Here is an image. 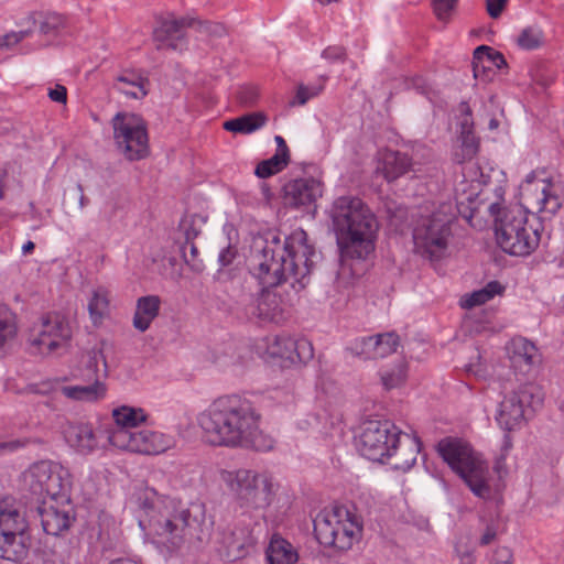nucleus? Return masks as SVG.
Here are the masks:
<instances>
[{"label": "nucleus", "instance_id": "0e129e2a", "mask_svg": "<svg viewBox=\"0 0 564 564\" xmlns=\"http://www.w3.org/2000/svg\"><path fill=\"white\" fill-rule=\"evenodd\" d=\"M35 245L33 241L29 240L22 246V253L24 256L30 254L34 251Z\"/></svg>", "mask_w": 564, "mask_h": 564}, {"label": "nucleus", "instance_id": "b1692460", "mask_svg": "<svg viewBox=\"0 0 564 564\" xmlns=\"http://www.w3.org/2000/svg\"><path fill=\"white\" fill-rule=\"evenodd\" d=\"M511 368L516 373L528 375L541 361L538 347L524 337H514L506 346Z\"/></svg>", "mask_w": 564, "mask_h": 564}, {"label": "nucleus", "instance_id": "a878e982", "mask_svg": "<svg viewBox=\"0 0 564 564\" xmlns=\"http://www.w3.org/2000/svg\"><path fill=\"white\" fill-rule=\"evenodd\" d=\"M285 204L300 207L314 203L322 196V183L312 177L296 178L284 185Z\"/></svg>", "mask_w": 564, "mask_h": 564}, {"label": "nucleus", "instance_id": "72a5a7b5", "mask_svg": "<svg viewBox=\"0 0 564 564\" xmlns=\"http://www.w3.org/2000/svg\"><path fill=\"white\" fill-rule=\"evenodd\" d=\"M406 378L408 362L404 359H399L393 365L386 366L380 370L381 383L387 390L401 387Z\"/></svg>", "mask_w": 564, "mask_h": 564}, {"label": "nucleus", "instance_id": "1a4fd4ad", "mask_svg": "<svg viewBox=\"0 0 564 564\" xmlns=\"http://www.w3.org/2000/svg\"><path fill=\"white\" fill-rule=\"evenodd\" d=\"M364 532L362 517L352 508L333 506L325 508L314 519L317 541L337 551H348L359 543Z\"/></svg>", "mask_w": 564, "mask_h": 564}, {"label": "nucleus", "instance_id": "5fc2aeb1", "mask_svg": "<svg viewBox=\"0 0 564 564\" xmlns=\"http://www.w3.org/2000/svg\"><path fill=\"white\" fill-rule=\"evenodd\" d=\"M237 248L232 245H228L221 249L218 256V262L221 267L230 265L237 257Z\"/></svg>", "mask_w": 564, "mask_h": 564}, {"label": "nucleus", "instance_id": "de8ad7c7", "mask_svg": "<svg viewBox=\"0 0 564 564\" xmlns=\"http://www.w3.org/2000/svg\"><path fill=\"white\" fill-rule=\"evenodd\" d=\"M64 25L63 17L58 14H48L41 22L40 31L45 35L55 34Z\"/></svg>", "mask_w": 564, "mask_h": 564}, {"label": "nucleus", "instance_id": "bf43d9fd", "mask_svg": "<svg viewBox=\"0 0 564 564\" xmlns=\"http://www.w3.org/2000/svg\"><path fill=\"white\" fill-rule=\"evenodd\" d=\"M26 444V441L25 440H15V441H11V442H4V443H0V449H4V448H8L10 451H14L19 447H23L25 446Z\"/></svg>", "mask_w": 564, "mask_h": 564}, {"label": "nucleus", "instance_id": "7c9ffc66", "mask_svg": "<svg viewBox=\"0 0 564 564\" xmlns=\"http://www.w3.org/2000/svg\"><path fill=\"white\" fill-rule=\"evenodd\" d=\"M161 307V299L158 295H145L138 299L133 315V326L139 332L150 328L158 317Z\"/></svg>", "mask_w": 564, "mask_h": 564}, {"label": "nucleus", "instance_id": "423d86ee", "mask_svg": "<svg viewBox=\"0 0 564 564\" xmlns=\"http://www.w3.org/2000/svg\"><path fill=\"white\" fill-rule=\"evenodd\" d=\"M337 246L343 259H367L376 248L379 224L358 197H338L332 208Z\"/></svg>", "mask_w": 564, "mask_h": 564}, {"label": "nucleus", "instance_id": "f3484780", "mask_svg": "<svg viewBox=\"0 0 564 564\" xmlns=\"http://www.w3.org/2000/svg\"><path fill=\"white\" fill-rule=\"evenodd\" d=\"M543 393L533 383L520 384L517 389L505 393L496 412L497 424L506 432H511L521 426L529 409L541 405Z\"/></svg>", "mask_w": 564, "mask_h": 564}, {"label": "nucleus", "instance_id": "a19ab883", "mask_svg": "<svg viewBox=\"0 0 564 564\" xmlns=\"http://www.w3.org/2000/svg\"><path fill=\"white\" fill-rule=\"evenodd\" d=\"M481 58H485L488 66L491 68L496 67L500 69L507 66L505 56L500 52L487 45H480L475 48V59L480 61Z\"/></svg>", "mask_w": 564, "mask_h": 564}, {"label": "nucleus", "instance_id": "ddd939ff", "mask_svg": "<svg viewBox=\"0 0 564 564\" xmlns=\"http://www.w3.org/2000/svg\"><path fill=\"white\" fill-rule=\"evenodd\" d=\"M290 304L275 291L261 288L257 294L243 295L236 307L237 316L261 326L281 325L290 317Z\"/></svg>", "mask_w": 564, "mask_h": 564}, {"label": "nucleus", "instance_id": "cd10ccee", "mask_svg": "<svg viewBox=\"0 0 564 564\" xmlns=\"http://www.w3.org/2000/svg\"><path fill=\"white\" fill-rule=\"evenodd\" d=\"M411 166V159L403 153L391 150H380L378 152L377 171L388 181H394L404 175Z\"/></svg>", "mask_w": 564, "mask_h": 564}, {"label": "nucleus", "instance_id": "864d4df0", "mask_svg": "<svg viewBox=\"0 0 564 564\" xmlns=\"http://www.w3.org/2000/svg\"><path fill=\"white\" fill-rule=\"evenodd\" d=\"M490 564H512V553L511 550L502 546L495 550Z\"/></svg>", "mask_w": 564, "mask_h": 564}, {"label": "nucleus", "instance_id": "13d9d810", "mask_svg": "<svg viewBox=\"0 0 564 564\" xmlns=\"http://www.w3.org/2000/svg\"><path fill=\"white\" fill-rule=\"evenodd\" d=\"M345 56V50L341 46H328L323 51V57L326 59L335 61L341 59Z\"/></svg>", "mask_w": 564, "mask_h": 564}, {"label": "nucleus", "instance_id": "052dcab7", "mask_svg": "<svg viewBox=\"0 0 564 564\" xmlns=\"http://www.w3.org/2000/svg\"><path fill=\"white\" fill-rule=\"evenodd\" d=\"M274 140H275L276 145H278L275 153H280L281 151H283V153L285 155H290L289 148H288L284 139L281 135H275Z\"/></svg>", "mask_w": 564, "mask_h": 564}, {"label": "nucleus", "instance_id": "4468645a", "mask_svg": "<svg viewBox=\"0 0 564 564\" xmlns=\"http://www.w3.org/2000/svg\"><path fill=\"white\" fill-rule=\"evenodd\" d=\"M113 140L128 161H141L150 155L147 121L139 115L121 111L112 118Z\"/></svg>", "mask_w": 564, "mask_h": 564}, {"label": "nucleus", "instance_id": "0eeeda50", "mask_svg": "<svg viewBox=\"0 0 564 564\" xmlns=\"http://www.w3.org/2000/svg\"><path fill=\"white\" fill-rule=\"evenodd\" d=\"M356 447L369 460L386 463L394 457V468L405 471L415 464L421 442L390 421H368L361 426Z\"/></svg>", "mask_w": 564, "mask_h": 564}, {"label": "nucleus", "instance_id": "f03ea898", "mask_svg": "<svg viewBox=\"0 0 564 564\" xmlns=\"http://www.w3.org/2000/svg\"><path fill=\"white\" fill-rule=\"evenodd\" d=\"M202 437L210 446L269 452L274 438L261 429V414L239 394L215 399L196 417Z\"/></svg>", "mask_w": 564, "mask_h": 564}, {"label": "nucleus", "instance_id": "393cba45", "mask_svg": "<svg viewBox=\"0 0 564 564\" xmlns=\"http://www.w3.org/2000/svg\"><path fill=\"white\" fill-rule=\"evenodd\" d=\"M459 135L455 150V160L458 163L473 160L479 151V139L474 133V120L470 108H463L458 116Z\"/></svg>", "mask_w": 564, "mask_h": 564}, {"label": "nucleus", "instance_id": "412c9836", "mask_svg": "<svg viewBox=\"0 0 564 564\" xmlns=\"http://www.w3.org/2000/svg\"><path fill=\"white\" fill-rule=\"evenodd\" d=\"M29 391L36 394L61 392L70 400L96 402L105 399L107 386L98 379L89 386H63L58 379H47L30 384Z\"/></svg>", "mask_w": 564, "mask_h": 564}, {"label": "nucleus", "instance_id": "39448f33", "mask_svg": "<svg viewBox=\"0 0 564 564\" xmlns=\"http://www.w3.org/2000/svg\"><path fill=\"white\" fill-rule=\"evenodd\" d=\"M138 522L147 539L171 553L183 545L192 524L199 519L192 518L191 509L181 500L147 490L140 498Z\"/></svg>", "mask_w": 564, "mask_h": 564}, {"label": "nucleus", "instance_id": "680f3d73", "mask_svg": "<svg viewBox=\"0 0 564 564\" xmlns=\"http://www.w3.org/2000/svg\"><path fill=\"white\" fill-rule=\"evenodd\" d=\"M511 447H512L511 436L508 433H506L503 435L502 446H501L502 457L511 449Z\"/></svg>", "mask_w": 564, "mask_h": 564}, {"label": "nucleus", "instance_id": "f704fd0d", "mask_svg": "<svg viewBox=\"0 0 564 564\" xmlns=\"http://www.w3.org/2000/svg\"><path fill=\"white\" fill-rule=\"evenodd\" d=\"M265 123V117L262 113H250L228 120L224 123V129L235 133L248 134L257 131Z\"/></svg>", "mask_w": 564, "mask_h": 564}, {"label": "nucleus", "instance_id": "79ce46f5", "mask_svg": "<svg viewBox=\"0 0 564 564\" xmlns=\"http://www.w3.org/2000/svg\"><path fill=\"white\" fill-rule=\"evenodd\" d=\"M87 367L96 375L101 371L104 376H107L108 365L104 354V343L100 346H95L89 351Z\"/></svg>", "mask_w": 564, "mask_h": 564}, {"label": "nucleus", "instance_id": "e433bc0d", "mask_svg": "<svg viewBox=\"0 0 564 564\" xmlns=\"http://www.w3.org/2000/svg\"><path fill=\"white\" fill-rule=\"evenodd\" d=\"M289 161L290 155H285L283 151L274 153L271 158L258 163L254 173L260 178L270 177L286 167Z\"/></svg>", "mask_w": 564, "mask_h": 564}, {"label": "nucleus", "instance_id": "f8f14e48", "mask_svg": "<svg viewBox=\"0 0 564 564\" xmlns=\"http://www.w3.org/2000/svg\"><path fill=\"white\" fill-rule=\"evenodd\" d=\"M73 339L69 319L61 313H47L30 332V347L39 355H62L68 350Z\"/></svg>", "mask_w": 564, "mask_h": 564}, {"label": "nucleus", "instance_id": "4d7b16f0", "mask_svg": "<svg viewBox=\"0 0 564 564\" xmlns=\"http://www.w3.org/2000/svg\"><path fill=\"white\" fill-rule=\"evenodd\" d=\"M498 533V523L494 520H491L489 523L486 524L485 532L482 533L480 538V544L487 545L491 543Z\"/></svg>", "mask_w": 564, "mask_h": 564}, {"label": "nucleus", "instance_id": "69168bd1", "mask_svg": "<svg viewBox=\"0 0 564 564\" xmlns=\"http://www.w3.org/2000/svg\"><path fill=\"white\" fill-rule=\"evenodd\" d=\"M462 564H475L473 554L469 552L462 554Z\"/></svg>", "mask_w": 564, "mask_h": 564}, {"label": "nucleus", "instance_id": "bb28decb", "mask_svg": "<svg viewBox=\"0 0 564 564\" xmlns=\"http://www.w3.org/2000/svg\"><path fill=\"white\" fill-rule=\"evenodd\" d=\"M63 435L66 443L79 454L87 455L98 448V436L89 423H67Z\"/></svg>", "mask_w": 564, "mask_h": 564}, {"label": "nucleus", "instance_id": "c85d7f7f", "mask_svg": "<svg viewBox=\"0 0 564 564\" xmlns=\"http://www.w3.org/2000/svg\"><path fill=\"white\" fill-rule=\"evenodd\" d=\"M113 89L128 99L140 100L149 94L150 82L133 70H124L117 77Z\"/></svg>", "mask_w": 564, "mask_h": 564}, {"label": "nucleus", "instance_id": "aec40b11", "mask_svg": "<svg viewBox=\"0 0 564 564\" xmlns=\"http://www.w3.org/2000/svg\"><path fill=\"white\" fill-rule=\"evenodd\" d=\"M256 525L238 522L218 528L213 535L215 549L230 561L245 557L257 543Z\"/></svg>", "mask_w": 564, "mask_h": 564}, {"label": "nucleus", "instance_id": "9d476101", "mask_svg": "<svg viewBox=\"0 0 564 564\" xmlns=\"http://www.w3.org/2000/svg\"><path fill=\"white\" fill-rule=\"evenodd\" d=\"M221 481L247 510H261L271 505L278 484L269 471L253 469L221 470Z\"/></svg>", "mask_w": 564, "mask_h": 564}, {"label": "nucleus", "instance_id": "a211bd4d", "mask_svg": "<svg viewBox=\"0 0 564 564\" xmlns=\"http://www.w3.org/2000/svg\"><path fill=\"white\" fill-rule=\"evenodd\" d=\"M188 28H197L200 33L220 36L225 33L223 25L210 22H196L194 19H161L153 30V40L158 50L183 52L187 48Z\"/></svg>", "mask_w": 564, "mask_h": 564}, {"label": "nucleus", "instance_id": "7ed1b4c3", "mask_svg": "<svg viewBox=\"0 0 564 564\" xmlns=\"http://www.w3.org/2000/svg\"><path fill=\"white\" fill-rule=\"evenodd\" d=\"M314 248L307 243L306 232L302 229L294 230L281 245L274 239L250 260L249 271L261 288L273 289L291 281L304 285L303 280L310 274L314 256Z\"/></svg>", "mask_w": 564, "mask_h": 564}, {"label": "nucleus", "instance_id": "c03bdc74", "mask_svg": "<svg viewBox=\"0 0 564 564\" xmlns=\"http://www.w3.org/2000/svg\"><path fill=\"white\" fill-rule=\"evenodd\" d=\"M237 99L241 105L257 104L263 101L258 93L257 87L246 85L240 87L237 93Z\"/></svg>", "mask_w": 564, "mask_h": 564}, {"label": "nucleus", "instance_id": "c9c22d12", "mask_svg": "<svg viewBox=\"0 0 564 564\" xmlns=\"http://www.w3.org/2000/svg\"><path fill=\"white\" fill-rule=\"evenodd\" d=\"M18 335L15 315L6 306H0V349L11 345Z\"/></svg>", "mask_w": 564, "mask_h": 564}, {"label": "nucleus", "instance_id": "603ef678", "mask_svg": "<svg viewBox=\"0 0 564 564\" xmlns=\"http://www.w3.org/2000/svg\"><path fill=\"white\" fill-rule=\"evenodd\" d=\"M47 96L51 101L65 105L67 102V89L65 86L56 84L47 88Z\"/></svg>", "mask_w": 564, "mask_h": 564}, {"label": "nucleus", "instance_id": "20e7f679", "mask_svg": "<svg viewBox=\"0 0 564 564\" xmlns=\"http://www.w3.org/2000/svg\"><path fill=\"white\" fill-rule=\"evenodd\" d=\"M478 195L476 178L463 180L455 187V202L437 198L426 202L413 227L414 251L423 258L438 260L445 256L453 236V223L459 206L473 203Z\"/></svg>", "mask_w": 564, "mask_h": 564}, {"label": "nucleus", "instance_id": "8fccbe9b", "mask_svg": "<svg viewBox=\"0 0 564 564\" xmlns=\"http://www.w3.org/2000/svg\"><path fill=\"white\" fill-rule=\"evenodd\" d=\"M30 34L29 31L10 32L0 37V50L10 48Z\"/></svg>", "mask_w": 564, "mask_h": 564}, {"label": "nucleus", "instance_id": "ea45409f", "mask_svg": "<svg viewBox=\"0 0 564 564\" xmlns=\"http://www.w3.org/2000/svg\"><path fill=\"white\" fill-rule=\"evenodd\" d=\"M375 335L373 336H365L355 339L350 346L351 351L364 359H376L377 350H376Z\"/></svg>", "mask_w": 564, "mask_h": 564}, {"label": "nucleus", "instance_id": "4be33fe9", "mask_svg": "<svg viewBox=\"0 0 564 564\" xmlns=\"http://www.w3.org/2000/svg\"><path fill=\"white\" fill-rule=\"evenodd\" d=\"M39 514L43 530L51 535H58L68 530L75 520V510L69 496L43 499L39 507Z\"/></svg>", "mask_w": 564, "mask_h": 564}, {"label": "nucleus", "instance_id": "2eb2a0df", "mask_svg": "<svg viewBox=\"0 0 564 564\" xmlns=\"http://www.w3.org/2000/svg\"><path fill=\"white\" fill-rule=\"evenodd\" d=\"M29 490L43 499H58L69 496L72 475L59 463L41 460L34 463L23 474Z\"/></svg>", "mask_w": 564, "mask_h": 564}, {"label": "nucleus", "instance_id": "a18cd8bd", "mask_svg": "<svg viewBox=\"0 0 564 564\" xmlns=\"http://www.w3.org/2000/svg\"><path fill=\"white\" fill-rule=\"evenodd\" d=\"M184 261L195 271H200L203 263L197 259L198 249L194 242H186V246L182 249Z\"/></svg>", "mask_w": 564, "mask_h": 564}, {"label": "nucleus", "instance_id": "473e14b6", "mask_svg": "<svg viewBox=\"0 0 564 564\" xmlns=\"http://www.w3.org/2000/svg\"><path fill=\"white\" fill-rule=\"evenodd\" d=\"M505 288L498 281L487 283L482 289L476 290L470 294H466L460 299V306L464 308H473L481 305L503 292Z\"/></svg>", "mask_w": 564, "mask_h": 564}, {"label": "nucleus", "instance_id": "774afa93", "mask_svg": "<svg viewBox=\"0 0 564 564\" xmlns=\"http://www.w3.org/2000/svg\"><path fill=\"white\" fill-rule=\"evenodd\" d=\"M340 421H341V419H340V416H339V415H337V416H335V417H332V420H330V426H335L336 424H339V423H340Z\"/></svg>", "mask_w": 564, "mask_h": 564}, {"label": "nucleus", "instance_id": "37998d69", "mask_svg": "<svg viewBox=\"0 0 564 564\" xmlns=\"http://www.w3.org/2000/svg\"><path fill=\"white\" fill-rule=\"evenodd\" d=\"M458 0H432L433 11L438 20L447 22Z\"/></svg>", "mask_w": 564, "mask_h": 564}, {"label": "nucleus", "instance_id": "c756f323", "mask_svg": "<svg viewBox=\"0 0 564 564\" xmlns=\"http://www.w3.org/2000/svg\"><path fill=\"white\" fill-rule=\"evenodd\" d=\"M87 311L94 327H100L110 316V291L104 285L95 286L87 297Z\"/></svg>", "mask_w": 564, "mask_h": 564}, {"label": "nucleus", "instance_id": "5701e85b", "mask_svg": "<svg viewBox=\"0 0 564 564\" xmlns=\"http://www.w3.org/2000/svg\"><path fill=\"white\" fill-rule=\"evenodd\" d=\"M113 425L105 429L106 438L112 447H115V436L120 432L133 434L134 429L145 423L149 414L142 408L131 405H119L111 411Z\"/></svg>", "mask_w": 564, "mask_h": 564}, {"label": "nucleus", "instance_id": "dca6fc26", "mask_svg": "<svg viewBox=\"0 0 564 564\" xmlns=\"http://www.w3.org/2000/svg\"><path fill=\"white\" fill-rule=\"evenodd\" d=\"M256 350L264 360L281 368L299 367L314 357L313 345L310 340L293 339L284 335L262 338L256 344Z\"/></svg>", "mask_w": 564, "mask_h": 564}, {"label": "nucleus", "instance_id": "2f4dec72", "mask_svg": "<svg viewBox=\"0 0 564 564\" xmlns=\"http://www.w3.org/2000/svg\"><path fill=\"white\" fill-rule=\"evenodd\" d=\"M265 553L269 564H296L299 561L296 549L279 535L272 536Z\"/></svg>", "mask_w": 564, "mask_h": 564}, {"label": "nucleus", "instance_id": "49530a36", "mask_svg": "<svg viewBox=\"0 0 564 564\" xmlns=\"http://www.w3.org/2000/svg\"><path fill=\"white\" fill-rule=\"evenodd\" d=\"M324 82L325 79L322 78L319 79L318 85H300L295 97L296 101L300 105L306 104L313 96H316L321 93Z\"/></svg>", "mask_w": 564, "mask_h": 564}, {"label": "nucleus", "instance_id": "6e6552de", "mask_svg": "<svg viewBox=\"0 0 564 564\" xmlns=\"http://www.w3.org/2000/svg\"><path fill=\"white\" fill-rule=\"evenodd\" d=\"M437 452L447 465L481 499L491 497L489 466L480 454L460 438L446 437L438 442Z\"/></svg>", "mask_w": 564, "mask_h": 564}, {"label": "nucleus", "instance_id": "3c124183", "mask_svg": "<svg viewBox=\"0 0 564 564\" xmlns=\"http://www.w3.org/2000/svg\"><path fill=\"white\" fill-rule=\"evenodd\" d=\"M491 72V67L488 66L487 61L481 58L480 61L475 59V53L473 54V73L476 79L487 80L489 79V74Z\"/></svg>", "mask_w": 564, "mask_h": 564}, {"label": "nucleus", "instance_id": "09e8293b", "mask_svg": "<svg viewBox=\"0 0 564 564\" xmlns=\"http://www.w3.org/2000/svg\"><path fill=\"white\" fill-rule=\"evenodd\" d=\"M414 89L426 96L427 101L435 104L437 101V91L434 90L422 77H417L413 80Z\"/></svg>", "mask_w": 564, "mask_h": 564}, {"label": "nucleus", "instance_id": "e2e57ef3", "mask_svg": "<svg viewBox=\"0 0 564 564\" xmlns=\"http://www.w3.org/2000/svg\"><path fill=\"white\" fill-rule=\"evenodd\" d=\"M77 188L78 191L80 192V196H79V207L83 209L84 207H86L89 203L88 198L84 195V188L80 184L77 185Z\"/></svg>", "mask_w": 564, "mask_h": 564}, {"label": "nucleus", "instance_id": "f257e3e1", "mask_svg": "<svg viewBox=\"0 0 564 564\" xmlns=\"http://www.w3.org/2000/svg\"><path fill=\"white\" fill-rule=\"evenodd\" d=\"M560 185L535 172L527 175L519 188L520 207L512 208L496 223V240L507 253L531 254L539 246L541 224L535 213L555 214L562 203Z\"/></svg>", "mask_w": 564, "mask_h": 564}, {"label": "nucleus", "instance_id": "6ab92c4d", "mask_svg": "<svg viewBox=\"0 0 564 564\" xmlns=\"http://www.w3.org/2000/svg\"><path fill=\"white\" fill-rule=\"evenodd\" d=\"M113 438L115 448L143 456H158L176 445L172 434L152 429H141L133 434L120 432Z\"/></svg>", "mask_w": 564, "mask_h": 564}, {"label": "nucleus", "instance_id": "338daca9", "mask_svg": "<svg viewBox=\"0 0 564 564\" xmlns=\"http://www.w3.org/2000/svg\"><path fill=\"white\" fill-rule=\"evenodd\" d=\"M498 126H499V122H498V120H497V119L492 118V119H490V120H489L488 128H489L490 130H495V129H497V128H498Z\"/></svg>", "mask_w": 564, "mask_h": 564}, {"label": "nucleus", "instance_id": "9b49d317", "mask_svg": "<svg viewBox=\"0 0 564 564\" xmlns=\"http://www.w3.org/2000/svg\"><path fill=\"white\" fill-rule=\"evenodd\" d=\"M29 523L22 506L10 496H0V552L1 557L19 562L26 557L30 547Z\"/></svg>", "mask_w": 564, "mask_h": 564}, {"label": "nucleus", "instance_id": "6e6d98bb", "mask_svg": "<svg viewBox=\"0 0 564 564\" xmlns=\"http://www.w3.org/2000/svg\"><path fill=\"white\" fill-rule=\"evenodd\" d=\"M507 0H486L487 12L492 19H497L501 15Z\"/></svg>", "mask_w": 564, "mask_h": 564}, {"label": "nucleus", "instance_id": "4c0bfd02", "mask_svg": "<svg viewBox=\"0 0 564 564\" xmlns=\"http://www.w3.org/2000/svg\"><path fill=\"white\" fill-rule=\"evenodd\" d=\"M376 350L378 358H384L391 354H393L399 345L400 338L394 332H388L382 334L375 335Z\"/></svg>", "mask_w": 564, "mask_h": 564}, {"label": "nucleus", "instance_id": "58836bf2", "mask_svg": "<svg viewBox=\"0 0 564 564\" xmlns=\"http://www.w3.org/2000/svg\"><path fill=\"white\" fill-rule=\"evenodd\" d=\"M517 43L523 50L539 48L544 43L543 32L539 28L528 26L521 31Z\"/></svg>", "mask_w": 564, "mask_h": 564}]
</instances>
